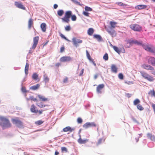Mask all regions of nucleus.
<instances>
[{"mask_svg":"<svg viewBox=\"0 0 155 155\" xmlns=\"http://www.w3.org/2000/svg\"><path fill=\"white\" fill-rule=\"evenodd\" d=\"M134 40L132 39H130L128 40L127 41V43L129 44L130 45L128 46L127 45H126L125 46V47L126 48H129L130 45H132L133 44H134Z\"/></svg>","mask_w":155,"mask_h":155,"instance_id":"obj_19","label":"nucleus"},{"mask_svg":"<svg viewBox=\"0 0 155 155\" xmlns=\"http://www.w3.org/2000/svg\"><path fill=\"white\" fill-rule=\"evenodd\" d=\"M41 28L43 32H45L46 29V25L45 23H42L41 25Z\"/></svg>","mask_w":155,"mask_h":155,"instance_id":"obj_24","label":"nucleus"},{"mask_svg":"<svg viewBox=\"0 0 155 155\" xmlns=\"http://www.w3.org/2000/svg\"><path fill=\"white\" fill-rule=\"evenodd\" d=\"M65 29L66 31H68L71 30V27L70 26H67L65 27Z\"/></svg>","mask_w":155,"mask_h":155,"instance_id":"obj_49","label":"nucleus"},{"mask_svg":"<svg viewBox=\"0 0 155 155\" xmlns=\"http://www.w3.org/2000/svg\"><path fill=\"white\" fill-rule=\"evenodd\" d=\"M39 40V37L38 36L35 37L33 38V44L30 50H29V53H31L32 51H31V49H34L36 47L37 45Z\"/></svg>","mask_w":155,"mask_h":155,"instance_id":"obj_5","label":"nucleus"},{"mask_svg":"<svg viewBox=\"0 0 155 155\" xmlns=\"http://www.w3.org/2000/svg\"><path fill=\"white\" fill-rule=\"evenodd\" d=\"M111 71H112L116 73L117 72V68L114 64H112L111 66Z\"/></svg>","mask_w":155,"mask_h":155,"instance_id":"obj_25","label":"nucleus"},{"mask_svg":"<svg viewBox=\"0 0 155 155\" xmlns=\"http://www.w3.org/2000/svg\"><path fill=\"white\" fill-rule=\"evenodd\" d=\"M94 30L93 28H89L87 31V34L89 35H91L93 34Z\"/></svg>","mask_w":155,"mask_h":155,"instance_id":"obj_32","label":"nucleus"},{"mask_svg":"<svg viewBox=\"0 0 155 155\" xmlns=\"http://www.w3.org/2000/svg\"><path fill=\"white\" fill-rule=\"evenodd\" d=\"M58 5L57 4H55L54 5V9H56L57 8Z\"/></svg>","mask_w":155,"mask_h":155,"instance_id":"obj_61","label":"nucleus"},{"mask_svg":"<svg viewBox=\"0 0 155 155\" xmlns=\"http://www.w3.org/2000/svg\"><path fill=\"white\" fill-rule=\"evenodd\" d=\"M107 31L112 36H115L116 35V33L115 31L114 30H112L111 28H110L109 29H106Z\"/></svg>","mask_w":155,"mask_h":155,"instance_id":"obj_12","label":"nucleus"},{"mask_svg":"<svg viewBox=\"0 0 155 155\" xmlns=\"http://www.w3.org/2000/svg\"><path fill=\"white\" fill-rule=\"evenodd\" d=\"M72 60V58L69 56H64L61 57L60 60V61L62 62H69Z\"/></svg>","mask_w":155,"mask_h":155,"instance_id":"obj_10","label":"nucleus"},{"mask_svg":"<svg viewBox=\"0 0 155 155\" xmlns=\"http://www.w3.org/2000/svg\"><path fill=\"white\" fill-rule=\"evenodd\" d=\"M15 5L17 7L21 9L25 10V8L21 2H15Z\"/></svg>","mask_w":155,"mask_h":155,"instance_id":"obj_14","label":"nucleus"},{"mask_svg":"<svg viewBox=\"0 0 155 155\" xmlns=\"http://www.w3.org/2000/svg\"><path fill=\"white\" fill-rule=\"evenodd\" d=\"M33 101H37V100L36 98H35L34 97Z\"/></svg>","mask_w":155,"mask_h":155,"instance_id":"obj_63","label":"nucleus"},{"mask_svg":"<svg viewBox=\"0 0 155 155\" xmlns=\"http://www.w3.org/2000/svg\"><path fill=\"white\" fill-rule=\"evenodd\" d=\"M104 140H103V138H101L100 139L98 140V142L97 143V145H99L101 144L102 142H104Z\"/></svg>","mask_w":155,"mask_h":155,"instance_id":"obj_44","label":"nucleus"},{"mask_svg":"<svg viewBox=\"0 0 155 155\" xmlns=\"http://www.w3.org/2000/svg\"><path fill=\"white\" fill-rule=\"evenodd\" d=\"M64 13V11L62 10H59L57 11L58 15L60 16H62Z\"/></svg>","mask_w":155,"mask_h":155,"instance_id":"obj_34","label":"nucleus"},{"mask_svg":"<svg viewBox=\"0 0 155 155\" xmlns=\"http://www.w3.org/2000/svg\"><path fill=\"white\" fill-rule=\"evenodd\" d=\"M130 28L133 30L135 31H139L142 30V27L139 25L134 24L130 25Z\"/></svg>","mask_w":155,"mask_h":155,"instance_id":"obj_7","label":"nucleus"},{"mask_svg":"<svg viewBox=\"0 0 155 155\" xmlns=\"http://www.w3.org/2000/svg\"><path fill=\"white\" fill-rule=\"evenodd\" d=\"M83 14L85 16L88 17L89 16V13L86 12L84 11L83 12Z\"/></svg>","mask_w":155,"mask_h":155,"instance_id":"obj_50","label":"nucleus"},{"mask_svg":"<svg viewBox=\"0 0 155 155\" xmlns=\"http://www.w3.org/2000/svg\"><path fill=\"white\" fill-rule=\"evenodd\" d=\"M59 153L58 151H55V155H58L59 154Z\"/></svg>","mask_w":155,"mask_h":155,"instance_id":"obj_64","label":"nucleus"},{"mask_svg":"<svg viewBox=\"0 0 155 155\" xmlns=\"http://www.w3.org/2000/svg\"><path fill=\"white\" fill-rule=\"evenodd\" d=\"M36 104L40 108H42L46 106L45 105L41 103H36Z\"/></svg>","mask_w":155,"mask_h":155,"instance_id":"obj_38","label":"nucleus"},{"mask_svg":"<svg viewBox=\"0 0 155 155\" xmlns=\"http://www.w3.org/2000/svg\"><path fill=\"white\" fill-rule=\"evenodd\" d=\"M93 37L94 38L96 39L98 41H100L102 40V38L100 35H94Z\"/></svg>","mask_w":155,"mask_h":155,"instance_id":"obj_23","label":"nucleus"},{"mask_svg":"<svg viewBox=\"0 0 155 155\" xmlns=\"http://www.w3.org/2000/svg\"><path fill=\"white\" fill-rule=\"evenodd\" d=\"M43 80L45 83H47L49 81V78L46 74H44L43 75Z\"/></svg>","mask_w":155,"mask_h":155,"instance_id":"obj_27","label":"nucleus"},{"mask_svg":"<svg viewBox=\"0 0 155 155\" xmlns=\"http://www.w3.org/2000/svg\"><path fill=\"white\" fill-rule=\"evenodd\" d=\"M68 78H64L63 80V82L64 83H66L67 82Z\"/></svg>","mask_w":155,"mask_h":155,"instance_id":"obj_56","label":"nucleus"},{"mask_svg":"<svg viewBox=\"0 0 155 155\" xmlns=\"http://www.w3.org/2000/svg\"><path fill=\"white\" fill-rule=\"evenodd\" d=\"M134 44L142 46L145 50L150 52L155 53V48L153 46L145 45L142 44V41L134 40Z\"/></svg>","mask_w":155,"mask_h":155,"instance_id":"obj_1","label":"nucleus"},{"mask_svg":"<svg viewBox=\"0 0 155 155\" xmlns=\"http://www.w3.org/2000/svg\"><path fill=\"white\" fill-rule=\"evenodd\" d=\"M96 126V124L94 122H87L83 125V127L85 129L91 127H95Z\"/></svg>","mask_w":155,"mask_h":155,"instance_id":"obj_8","label":"nucleus"},{"mask_svg":"<svg viewBox=\"0 0 155 155\" xmlns=\"http://www.w3.org/2000/svg\"><path fill=\"white\" fill-rule=\"evenodd\" d=\"M153 110L155 113V104L153 103H152L151 104Z\"/></svg>","mask_w":155,"mask_h":155,"instance_id":"obj_55","label":"nucleus"},{"mask_svg":"<svg viewBox=\"0 0 155 155\" xmlns=\"http://www.w3.org/2000/svg\"><path fill=\"white\" fill-rule=\"evenodd\" d=\"M71 20L73 21H75L76 20V17L75 15H73L71 16Z\"/></svg>","mask_w":155,"mask_h":155,"instance_id":"obj_48","label":"nucleus"},{"mask_svg":"<svg viewBox=\"0 0 155 155\" xmlns=\"http://www.w3.org/2000/svg\"><path fill=\"white\" fill-rule=\"evenodd\" d=\"M103 59L105 61H107L108 60V57L107 54H105L103 56Z\"/></svg>","mask_w":155,"mask_h":155,"instance_id":"obj_43","label":"nucleus"},{"mask_svg":"<svg viewBox=\"0 0 155 155\" xmlns=\"http://www.w3.org/2000/svg\"><path fill=\"white\" fill-rule=\"evenodd\" d=\"M38 76L36 73H34L32 76V79L34 80H37Z\"/></svg>","mask_w":155,"mask_h":155,"instance_id":"obj_33","label":"nucleus"},{"mask_svg":"<svg viewBox=\"0 0 155 155\" xmlns=\"http://www.w3.org/2000/svg\"><path fill=\"white\" fill-rule=\"evenodd\" d=\"M84 68L82 69V70L80 72V74L79 75V76H81L83 75V74L84 73Z\"/></svg>","mask_w":155,"mask_h":155,"instance_id":"obj_54","label":"nucleus"},{"mask_svg":"<svg viewBox=\"0 0 155 155\" xmlns=\"http://www.w3.org/2000/svg\"><path fill=\"white\" fill-rule=\"evenodd\" d=\"M77 122L78 123L81 124L82 122V120L81 118L79 117L77 119Z\"/></svg>","mask_w":155,"mask_h":155,"instance_id":"obj_51","label":"nucleus"},{"mask_svg":"<svg viewBox=\"0 0 155 155\" xmlns=\"http://www.w3.org/2000/svg\"><path fill=\"white\" fill-rule=\"evenodd\" d=\"M61 65V64L60 63H58L55 64V66L57 67H59Z\"/></svg>","mask_w":155,"mask_h":155,"instance_id":"obj_59","label":"nucleus"},{"mask_svg":"<svg viewBox=\"0 0 155 155\" xmlns=\"http://www.w3.org/2000/svg\"><path fill=\"white\" fill-rule=\"evenodd\" d=\"M22 86V87L21 88V91L23 93H25L27 91L26 90L25 87H22V86Z\"/></svg>","mask_w":155,"mask_h":155,"instance_id":"obj_52","label":"nucleus"},{"mask_svg":"<svg viewBox=\"0 0 155 155\" xmlns=\"http://www.w3.org/2000/svg\"><path fill=\"white\" fill-rule=\"evenodd\" d=\"M126 95L127 97H130L131 96V94L128 93L126 94Z\"/></svg>","mask_w":155,"mask_h":155,"instance_id":"obj_60","label":"nucleus"},{"mask_svg":"<svg viewBox=\"0 0 155 155\" xmlns=\"http://www.w3.org/2000/svg\"><path fill=\"white\" fill-rule=\"evenodd\" d=\"M118 77L121 80H122L123 79V78H124L123 75V74L121 73H120L118 74Z\"/></svg>","mask_w":155,"mask_h":155,"instance_id":"obj_47","label":"nucleus"},{"mask_svg":"<svg viewBox=\"0 0 155 155\" xmlns=\"http://www.w3.org/2000/svg\"><path fill=\"white\" fill-rule=\"evenodd\" d=\"M148 62L149 64L155 66V58L153 57H150L148 59Z\"/></svg>","mask_w":155,"mask_h":155,"instance_id":"obj_15","label":"nucleus"},{"mask_svg":"<svg viewBox=\"0 0 155 155\" xmlns=\"http://www.w3.org/2000/svg\"><path fill=\"white\" fill-rule=\"evenodd\" d=\"M64 47H61L60 49V52H63V51H64Z\"/></svg>","mask_w":155,"mask_h":155,"instance_id":"obj_58","label":"nucleus"},{"mask_svg":"<svg viewBox=\"0 0 155 155\" xmlns=\"http://www.w3.org/2000/svg\"><path fill=\"white\" fill-rule=\"evenodd\" d=\"M60 36L61 38H64L65 40H66L68 41H70L69 40H68L62 34H61L60 35Z\"/></svg>","mask_w":155,"mask_h":155,"instance_id":"obj_53","label":"nucleus"},{"mask_svg":"<svg viewBox=\"0 0 155 155\" xmlns=\"http://www.w3.org/2000/svg\"><path fill=\"white\" fill-rule=\"evenodd\" d=\"M87 56L89 60H91V57L87 50L86 51Z\"/></svg>","mask_w":155,"mask_h":155,"instance_id":"obj_45","label":"nucleus"},{"mask_svg":"<svg viewBox=\"0 0 155 155\" xmlns=\"http://www.w3.org/2000/svg\"><path fill=\"white\" fill-rule=\"evenodd\" d=\"M25 96L26 97V99L27 101L28 102V101L30 100H32L33 101V98L34 97L33 96H30L29 97V98H28V97H26V94H25Z\"/></svg>","mask_w":155,"mask_h":155,"instance_id":"obj_39","label":"nucleus"},{"mask_svg":"<svg viewBox=\"0 0 155 155\" xmlns=\"http://www.w3.org/2000/svg\"><path fill=\"white\" fill-rule=\"evenodd\" d=\"M38 97L40 99V100L43 101H48V99L41 95H38Z\"/></svg>","mask_w":155,"mask_h":155,"instance_id":"obj_20","label":"nucleus"},{"mask_svg":"<svg viewBox=\"0 0 155 155\" xmlns=\"http://www.w3.org/2000/svg\"><path fill=\"white\" fill-rule=\"evenodd\" d=\"M147 137L148 138L150 139L151 140L153 141H155V137L153 135H152L150 133L147 134Z\"/></svg>","mask_w":155,"mask_h":155,"instance_id":"obj_29","label":"nucleus"},{"mask_svg":"<svg viewBox=\"0 0 155 155\" xmlns=\"http://www.w3.org/2000/svg\"><path fill=\"white\" fill-rule=\"evenodd\" d=\"M125 83L128 84H132L134 83L132 81H128L127 82H125Z\"/></svg>","mask_w":155,"mask_h":155,"instance_id":"obj_57","label":"nucleus"},{"mask_svg":"<svg viewBox=\"0 0 155 155\" xmlns=\"http://www.w3.org/2000/svg\"><path fill=\"white\" fill-rule=\"evenodd\" d=\"M117 24V23L115 22L112 21H110V24L111 27L110 28H111V29H112V28H115L116 26V25Z\"/></svg>","mask_w":155,"mask_h":155,"instance_id":"obj_30","label":"nucleus"},{"mask_svg":"<svg viewBox=\"0 0 155 155\" xmlns=\"http://www.w3.org/2000/svg\"><path fill=\"white\" fill-rule=\"evenodd\" d=\"M25 79H24L23 80V81H22V83H21V86H22L23 85V82H25Z\"/></svg>","mask_w":155,"mask_h":155,"instance_id":"obj_62","label":"nucleus"},{"mask_svg":"<svg viewBox=\"0 0 155 155\" xmlns=\"http://www.w3.org/2000/svg\"><path fill=\"white\" fill-rule=\"evenodd\" d=\"M30 110L31 112L33 113H37L38 112V110H35V107L34 104L31 105Z\"/></svg>","mask_w":155,"mask_h":155,"instance_id":"obj_21","label":"nucleus"},{"mask_svg":"<svg viewBox=\"0 0 155 155\" xmlns=\"http://www.w3.org/2000/svg\"><path fill=\"white\" fill-rule=\"evenodd\" d=\"M72 42L73 44L76 47L78 46V43H81L82 42V41L81 40L78 39H77L75 38H72Z\"/></svg>","mask_w":155,"mask_h":155,"instance_id":"obj_11","label":"nucleus"},{"mask_svg":"<svg viewBox=\"0 0 155 155\" xmlns=\"http://www.w3.org/2000/svg\"><path fill=\"white\" fill-rule=\"evenodd\" d=\"M152 97H154L155 98V91L154 90H150L148 93Z\"/></svg>","mask_w":155,"mask_h":155,"instance_id":"obj_31","label":"nucleus"},{"mask_svg":"<svg viewBox=\"0 0 155 155\" xmlns=\"http://www.w3.org/2000/svg\"><path fill=\"white\" fill-rule=\"evenodd\" d=\"M88 141L87 139H82L81 138V135H80V138L78 140V142L80 144H84Z\"/></svg>","mask_w":155,"mask_h":155,"instance_id":"obj_16","label":"nucleus"},{"mask_svg":"<svg viewBox=\"0 0 155 155\" xmlns=\"http://www.w3.org/2000/svg\"><path fill=\"white\" fill-rule=\"evenodd\" d=\"M72 12L69 11H66L64 17L61 18L62 22L68 23L70 21V18L71 17Z\"/></svg>","mask_w":155,"mask_h":155,"instance_id":"obj_3","label":"nucleus"},{"mask_svg":"<svg viewBox=\"0 0 155 155\" xmlns=\"http://www.w3.org/2000/svg\"><path fill=\"white\" fill-rule=\"evenodd\" d=\"M115 4L118 5L119 6H126V5L125 4H123V3L121 2H116Z\"/></svg>","mask_w":155,"mask_h":155,"instance_id":"obj_37","label":"nucleus"},{"mask_svg":"<svg viewBox=\"0 0 155 155\" xmlns=\"http://www.w3.org/2000/svg\"><path fill=\"white\" fill-rule=\"evenodd\" d=\"M137 108L138 109L140 110H142L144 109L143 107L140 104L137 105Z\"/></svg>","mask_w":155,"mask_h":155,"instance_id":"obj_40","label":"nucleus"},{"mask_svg":"<svg viewBox=\"0 0 155 155\" xmlns=\"http://www.w3.org/2000/svg\"><path fill=\"white\" fill-rule=\"evenodd\" d=\"M104 85L103 84H99L97 87V92L98 94L102 93V90L104 87Z\"/></svg>","mask_w":155,"mask_h":155,"instance_id":"obj_13","label":"nucleus"},{"mask_svg":"<svg viewBox=\"0 0 155 155\" xmlns=\"http://www.w3.org/2000/svg\"><path fill=\"white\" fill-rule=\"evenodd\" d=\"M44 121L41 120H38L37 121H35V123L38 125H40L41 124H42L43 123Z\"/></svg>","mask_w":155,"mask_h":155,"instance_id":"obj_42","label":"nucleus"},{"mask_svg":"<svg viewBox=\"0 0 155 155\" xmlns=\"http://www.w3.org/2000/svg\"><path fill=\"white\" fill-rule=\"evenodd\" d=\"M61 150L62 152H67V148L64 147H61Z\"/></svg>","mask_w":155,"mask_h":155,"instance_id":"obj_46","label":"nucleus"},{"mask_svg":"<svg viewBox=\"0 0 155 155\" xmlns=\"http://www.w3.org/2000/svg\"><path fill=\"white\" fill-rule=\"evenodd\" d=\"M75 130L74 128H71L70 127L68 126L67 127H66L64 128L63 129V130L64 132H67L68 131H69L70 132H71L73 130Z\"/></svg>","mask_w":155,"mask_h":155,"instance_id":"obj_18","label":"nucleus"},{"mask_svg":"<svg viewBox=\"0 0 155 155\" xmlns=\"http://www.w3.org/2000/svg\"><path fill=\"white\" fill-rule=\"evenodd\" d=\"M141 67L145 69L152 71H153L151 72V73L155 76V71H153L154 68L153 67L145 64L141 65Z\"/></svg>","mask_w":155,"mask_h":155,"instance_id":"obj_6","label":"nucleus"},{"mask_svg":"<svg viewBox=\"0 0 155 155\" xmlns=\"http://www.w3.org/2000/svg\"><path fill=\"white\" fill-rule=\"evenodd\" d=\"M140 102V100L138 99H136L133 102L134 104L135 105H137Z\"/></svg>","mask_w":155,"mask_h":155,"instance_id":"obj_36","label":"nucleus"},{"mask_svg":"<svg viewBox=\"0 0 155 155\" xmlns=\"http://www.w3.org/2000/svg\"><path fill=\"white\" fill-rule=\"evenodd\" d=\"M147 6L146 5H138L135 7L136 9L140 10L145 8H147Z\"/></svg>","mask_w":155,"mask_h":155,"instance_id":"obj_17","label":"nucleus"},{"mask_svg":"<svg viewBox=\"0 0 155 155\" xmlns=\"http://www.w3.org/2000/svg\"><path fill=\"white\" fill-rule=\"evenodd\" d=\"M113 48L114 51L117 52L120 54L121 52V50L119 49L117 47L115 46L113 47Z\"/></svg>","mask_w":155,"mask_h":155,"instance_id":"obj_35","label":"nucleus"},{"mask_svg":"<svg viewBox=\"0 0 155 155\" xmlns=\"http://www.w3.org/2000/svg\"><path fill=\"white\" fill-rule=\"evenodd\" d=\"M12 122L13 124H15L18 127H20L22 126V123L17 119H12Z\"/></svg>","mask_w":155,"mask_h":155,"instance_id":"obj_9","label":"nucleus"},{"mask_svg":"<svg viewBox=\"0 0 155 155\" xmlns=\"http://www.w3.org/2000/svg\"><path fill=\"white\" fill-rule=\"evenodd\" d=\"M140 72L141 75L145 79L150 82L153 81L154 80V78L147 73L142 71H140Z\"/></svg>","mask_w":155,"mask_h":155,"instance_id":"obj_4","label":"nucleus"},{"mask_svg":"<svg viewBox=\"0 0 155 155\" xmlns=\"http://www.w3.org/2000/svg\"><path fill=\"white\" fill-rule=\"evenodd\" d=\"M40 85L39 84H37L36 85H35L30 87V89L33 90H36L38 89Z\"/></svg>","mask_w":155,"mask_h":155,"instance_id":"obj_22","label":"nucleus"},{"mask_svg":"<svg viewBox=\"0 0 155 155\" xmlns=\"http://www.w3.org/2000/svg\"><path fill=\"white\" fill-rule=\"evenodd\" d=\"M29 64L28 63H26L25 69V74L27 75L28 73V68Z\"/></svg>","mask_w":155,"mask_h":155,"instance_id":"obj_28","label":"nucleus"},{"mask_svg":"<svg viewBox=\"0 0 155 155\" xmlns=\"http://www.w3.org/2000/svg\"><path fill=\"white\" fill-rule=\"evenodd\" d=\"M33 25V22L32 18H30L28 21V28L29 29H30L32 26Z\"/></svg>","mask_w":155,"mask_h":155,"instance_id":"obj_26","label":"nucleus"},{"mask_svg":"<svg viewBox=\"0 0 155 155\" xmlns=\"http://www.w3.org/2000/svg\"><path fill=\"white\" fill-rule=\"evenodd\" d=\"M0 126L3 129L9 127L11 126V124L9 120L4 117L0 116Z\"/></svg>","mask_w":155,"mask_h":155,"instance_id":"obj_2","label":"nucleus"},{"mask_svg":"<svg viewBox=\"0 0 155 155\" xmlns=\"http://www.w3.org/2000/svg\"><path fill=\"white\" fill-rule=\"evenodd\" d=\"M85 10L87 11H91L92 10V9L87 6H86L84 8Z\"/></svg>","mask_w":155,"mask_h":155,"instance_id":"obj_41","label":"nucleus"}]
</instances>
